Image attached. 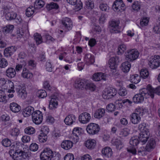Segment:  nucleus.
I'll return each mask as SVG.
<instances>
[{"label": "nucleus", "mask_w": 160, "mask_h": 160, "mask_svg": "<svg viewBox=\"0 0 160 160\" xmlns=\"http://www.w3.org/2000/svg\"><path fill=\"white\" fill-rule=\"evenodd\" d=\"M5 16L7 20H11L15 19L17 16V14L13 11H10L8 10H5Z\"/></svg>", "instance_id": "a878e982"}, {"label": "nucleus", "mask_w": 160, "mask_h": 160, "mask_svg": "<svg viewBox=\"0 0 160 160\" xmlns=\"http://www.w3.org/2000/svg\"><path fill=\"white\" fill-rule=\"evenodd\" d=\"M127 48L125 45L121 44L119 45L118 48L117 53L118 55H121L126 50Z\"/></svg>", "instance_id": "58836bf2"}, {"label": "nucleus", "mask_w": 160, "mask_h": 160, "mask_svg": "<svg viewBox=\"0 0 160 160\" xmlns=\"http://www.w3.org/2000/svg\"><path fill=\"white\" fill-rule=\"evenodd\" d=\"M34 108L31 106H28L24 109L22 114L24 117H28L33 112Z\"/></svg>", "instance_id": "cd10ccee"}, {"label": "nucleus", "mask_w": 160, "mask_h": 160, "mask_svg": "<svg viewBox=\"0 0 160 160\" xmlns=\"http://www.w3.org/2000/svg\"><path fill=\"white\" fill-rule=\"evenodd\" d=\"M8 99V98L6 97L5 92L2 90H0V102L5 103Z\"/></svg>", "instance_id": "79ce46f5"}, {"label": "nucleus", "mask_w": 160, "mask_h": 160, "mask_svg": "<svg viewBox=\"0 0 160 160\" xmlns=\"http://www.w3.org/2000/svg\"><path fill=\"white\" fill-rule=\"evenodd\" d=\"M34 40L37 45L42 42V40L41 35L38 33H35L34 35Z\"/></svg>", "instance_id": "a19ab883"}, {"label": "nucleus", "mask_w": 160, "mask_h": 160, "mask_svg": "<svg viewBox=\"0 0 160 160\" xmlns=\"http://www.w3.org/2000/svg\"><path fill=\"white\" fill-rule=\"evenodd\" d=\"M112 8L115 11L122 12L125 9V5L122 0H116L112 5Z\"/></svg>", "instance_id": "6e6552de"}, {"label": "nucleus", "mask_w": 160, "mask_h": 160, "mask_svg": "<svg viewBox=\"0 0 160 160\" xmlns=\"http://www.w3.org/2000/svg\"><path fill=\"white\" fill-rule=\"evenodd\" d=\"M38 148V145L35 143H32L30 146V150L33 152L37 151Z\"/></svg>", "instance_id": "e2e57ef3"}, {"label": "nucleus", "mask_w": 160, "mask_h": 160, "mask_svg": "<svg viewBox=\"0 0 160 160\" xmlns=\"http://www.w3.org/2000/svg\"><path fill=\"white\" fill-rule=\"evenodd\" d=\"M24 32L22 29H18L17 31V33L15 35L17 38H21L23 35Z\"/></svg>", "instance_id": "69168bd1"}, {"label": "nucleus", "mask_w": 160, "mask_h": 160, "mask_svg": "<svg viewBox=\"0 0 160 160\" xmlns=\"http://www.w3.org/2000/svg\"><path fill=\"white\" fill-rule=\"evenodd\" d=\"M35 8L32 6L28 8L26 10V14L28 17H30L34 13Z\"/></svg>", "instance_id": "8fccbe9b"}, {"label": "nucleus", "mask_w": 160, "mask_h": 160, "mask_svg": "<svg viewBox=\"0 0 160 160\" xmlns=\"http://www.w3.org/2000/svg\"><path fill=\"white\" fill-rule=\"evenodd\" d=\"M54 155V153L51 149L46 148L41 153L40 157L41 160H51Z\"/></svg>", "instance_id": "7ed1b4c3"}, {"label": "nucleus", "mask_w": 160, "mask_h": 160, "mask_svg": "<svg viewBox=\"0 0 160 160\" xmlns=\"http://www.w3.org/2000/svg\"><path fill=\"white\" fill-rule=\"evenodd\" d=\"M29 157L28 154L22 151H16L13 155L12 158L14 160H26Z\"/></svg>", "instance_id": "423d86ee"}, {"label": "nucleus", "mask_w": 160, "mask_h": 160, "mask_svg": "<svg viewBox=\"0 0 160 160\" xmlns=\"http://www.w3.org/2000/svg\"><path fill=\"white\" fill-rule=\"evenodd\" d=\"M64 159L65 160H73L74 156L72 153H68L65 156Z\"/></svg>", "instance_id": "774afa93"}, {"label": "nucleus", "mask_w": 160, "mask_h": 160, "mask_svg": "<svg viewBox=\"0 0 160 160\" xmlns=\"http://www.w3.org/2000/svg\"><path fill=\"white\" fill-rule=\"evenodd\" d=\"M156 143L154 139L150 138L146 146V149L148 151H149L151 149L154 148L155 146Z\"/></svg>", "instance_id": "2f4dec72"}, {"label": "nucleus", "mask_w": 160, "mask_h": 160, "mask_svg": "<svg viewBox=\"0 0 160 160\" xmlns=\"http://www.w3.org/2000/svg\"><path fill=\"white\" fill-rule=\"evenodd\" d=\"M149 65L152 68L159 67L160 65V56L155 55L151 56L149 59Z\"/></svg>", "instance_id": "0eeeda50"}, {"label": "nucleus", "mask_w": 160, "mask_h": 160, "mask_svg": "<svg viewBox=\"0 0 160 160\" xmlns=\"http://www.w3.org/2000/svg\"><path fill=\"white\" fill-rule=\"evenodd\" d=\"M105 112V109L104 108H99L97 109L95 112L94 117L95 118L100 119L103 117Z\"/></svg>", "instance_id": "c85d7f7f"}, {"label": "nucleus", "mask_w": 160, "mask_h": 160, "mask_svg": "<svg viewBox=\"0 0 160 160\" xmlns=\"http://www.w3.org/2000/svg\"><path fill=\"white\" fill-rule=\"evenodd\" d=\"M8 63L6 60L4 58L0 59V67L4 68L8 65Z\"/></svg>", "instance_id": "bf43d9fd"}, {"label": "nucleus", "mask_w": 160, "mask_h": 160, "mask_svg": "<svg viewBox=\"0 0 160 160\" xmlns=\"http://www.w3.org/2000/svg\"><path fill=\"white\" fill-rule=\"evenodd\" d=\"M59 6L56 3L54 2H51L49 4H48L46 6L47 9L48 10H50L52 9L58 8Z\"/></svg>", "instance_id": "3c124183"}, {"label": "nucleus", "mask_w": 160, "mask_h": 160, "mask_svg": "<svg viewBox=\"0 0 160 160\" xmlns=\"http://www.w3.org/2000/svg\"><path fill=\"white\" fill-rule=\"evenodd\" d=\"M86 130L89 134L94 135L98 133L100 130V127L96 123H91L87 126Z\"/></svg>", "instance_id": "20e7f679"}, {"label": "nucleus", "mask_w": 160, "mask_h": 160, "mask_svg": "<svg viewBox=\"0 0 160 160\" xmlns=\"http://www.w3.org/2000/svg\"><path fill=\"white\" fill-rule=\"evenodd\" d=\"M119 22L112 20L110 24V32L112 33H118L120 32V28L119 25Z\"/></svg>", "instance_id": "9d476101"}, {"label": "nucleus", "mask_w": 160, "mask_h": 160, "mask_svg": "<svg viewBox=\"0 0 160 160\" xmlns=\"http://www.w3.org/2000/svg\"><path fill=\"white\" fill-rule=\"evenodd\" d=\"M139 55V53L138 50L133 49L127 51L126 57L128 61L132 62L138 58Z\"/></svg>", "instance_id": "f03ea898"}, {"label": "nucleus", "mask_w": 160, "mask_h": 160, "mask_svg": "<svg viewBox=\"0 0 160 160\" xmlns=\"http://www.w3.org/2000/svg\"><path fill=\"white\" fill-rule=\"evenodd\" d=\"M76 117L75 115L72 114L68 115L64 119L65 124L68 125H70L76 122Z\"/></svg>", "instance_id": "aec40b11"}, {"label": "nucleus", "mask_w": 160, "mask_h": 160, "mask_svg": "<svg viewBox=\"0 0 160 160\" xmlns=\"http://www.w3.org/2000/svg\"><path fill=\"white\" fill-rule=\"evenodd\" d=\"M6 75L9 78L14 77L16 74L15 70L12 68H8L6 71Z\"/></svg>", "instance_id": "c9c22d12"}, {"label": "nucleus", "mask_w": 160, "mask_h": 160, "mask_svg": "<svg viewBox=\"0 0 160 160\" xmlns=\"http://www.w3.org/2000/svg\"><path fill=\"white\" fill-rule=\"evenodd\" d=\"M147 89L148 90L149 96H150L152 98H154V93L160 95V86L154 89L149 85L147 86Z\"/></svg>", "instance_id": "4468645a"}, {"label": "nucleus", "mask_w": 160, "mask_h": 160, "mask_svg": "<svg viewBox=\"0 0 160 160\" xmlns=\"http://www.w3.org/2000/svg\"><path fill=\"white\" fill-rule=\"evenodd\" d=\"M141 3L138 1H134L132 3L131 7L132 9L135 11L138 12L141 8Z\"/></svg>", "instance_id": "e433bc0d"}, {"label": "nucleus", "mask_w": 160, "mask_h": 160, "mask_svg": "<svg viewBox=\"0 0 160 160\" xmlns=\"http://www.w3.org/2000/svg\"><path fill=\"white\" fill-rule=\"evenodd\" d=\"M149 21V18L146 17H142L140 20V25L142 27L148 25Z\"/></svg>", "instance_id": "37998d69"}, {"label": "nucleus", "mask_w": 160, "mask_h": 160, "mask_svg": "<svg viewBox=\"0 0 160 160\" xmlns=\"http://www.w3.org/2000/svg\"><path fill=\"white\" fill-rule=\"evenodd\" d=\"M148 91L147 88H143L140 90L139 93L135 95L133 97V102L136 103L142 102L144 101V98H147L149 96Z\"/></svg>", "instance_id": "f257e3e1"}, {"label": "nucleus", "mask_w": 160, "mask_h": 160, "mask_svg": "<svg viewBox=\"0 0 160 160\" xmlns=\"http://www.w3.org/2000/svg\"><path fill=\"white\" fill-rule=\"evenodd\" d=\"M129 132L130 129L126 128L121 130L119 134L122 137H126L129 134Z\"/></svg>", "instance_id": "de8ad7c7"}, {"label": "nucleus", "mask_w": 160, "mask_h": 160, "mask_svg": "<svg viewBox=\"0 0 160 160\" xmlns=\"http://www.w3.org/2000/svg\"><path fill=\"white\" fill-rule=\"evenodd\" d=\"M96 142L92 139L87 140L85 142V145L88 149H92L94 148L96 145Z\"/></svg>", "instance_id": "72a5a7b5"}, {"label": "nucleus", "mask_w": 160, "mask_h": 160, "mask_svg": "<svg viewBox=\"0 0 160 160\" xmlns=\"http://www.w3.org/2000/svg\"><path fill=\"white\" fill-rule=\"evenodd\" d=\"M19 130L17 128H12L11 131V135L13 136H17L19 134Z\"/></svg>", "instance_id": "0e129e2a"}, {"label": "nucleus", "mask_w": 160, "mask_h": 160, "mask_svg": "<svg viewBox=\"0 0 160 160\" xmlns=\"http://www.w3.org/2000/svg\"><path fill=\"white\" fill-rule=\"evenodd\" d=\"M32 121L35 124L38 125L41 123L43 120L42 114L39 111L34 112L32 114Z\"/></svg>", "instance_id": "1a4fd4ad"}, {"label": "nucleus", "mask_w": 160, "mask_h": 160, "mask_svg": "<svg viewBox=\"0 0 160 160\" xmlns=\"http://www.w3.org/2000/svg\"><path fill=\"white\" fill-rule=\"evenodd\" d=\"M14 26L12 25H8L3 28L4 30L6 33H9L12 31L14 28Z\"/></svg>", "instance_id": "6e6d98bb"}, {"label": "nucleus", "mask_w": 160, "mask_h": 160, "mask_svg": "<svg viewBox=\"0 0 160 160\" xmlns=\"http://www.w3.org/2000/svg\"><path fill=\"white\" fill-rule=\"evenodd\" d=\"M108 75L101 72L94 73L92 76V79L95 81H98L101 80L106 81L107 79Z\"/></svg>", "instance_id": "f8f14e48"}, {"label": "nucleus", "mask_w": 160, "mask_h": 160, "mask_svg": "<svg viewBox=\"0 0 160 160\" xmlns=\"http://www.w3.org/2000/svg\"><path fill=\"white\" fill-rule=\"evenodd\" d=\"M118 60V58L117 57H112L109 59V64L111 69L116 71L117 67V63Z\"/></svg>", "instance_id": "4be33fe9"}, {"label": "nucleus", "mask_w": 160, "mask_h": 160, "mask_svg": "<svg viewBox=\"0 0 160 160\" xmlns=\"http://www.w3.org/2000/svg\"><path fill=\"white\" fill-rule=\"evenodd\" d=\"M140 77L138 75L135 74L130 76V81L135 84L138 83L140 80Z\"/></svg>", "instance_id": "4c0bfd02"}, {"label": "nucleus", "mask_w": 160, "mask_h": 160, "mask_svg": "<svg viewBox=\"0 0 160 160\" xmlns=\"http://www.w3.org/2000/svg\"><path fill=\"white\" fill-rule=\"evenodd\" d=\"M24 132L27 134H32L35 133V130L33 127H29L25 129Z\"/></svg>", "instance_id": "864d4df0"}, {"label": "nucleus", "mask_w": 160, "mask_h": 160, "mask_svg": "<svg viewBox=\"0 0 160 160\" xmlns=\"http://www.w3.org/2000/svg\"><path fill=\"white\" fill-rule=\"evenodd\" d=\"M131 67V63L128 61L122 63L120 66L121 69L124 73L128 72L129 71Z\"/></svg>", "instance_id": "5701e85b"}, {"label": "nucleus", "mask_w": 160, "mask_h": 160, "mask_svg": "<svg viewBox=\"0 0 160 160\" xmlns=\"http://www.w3.org/2000/svg\"><path fill=\"white\" fill-rule=\"evenodd\" d=\"M21 76L24 78L31 80L33 78V75L28 69L23 68L21 73Z\"/></svg>", "instance_id": "f3484780"}, {"label": "nucleus", "mask_w": 160, "mask_h": 160, "mask_svg": "<svg viewBox=\"0 0 160 160\" xmlns=\"http://www.w3.org/2000/svg\"><path fill=\"white\" fill-rule=\"evenodd\" d=\"M2 145L5 147H8L11 145V141L7 138H5L3 140L2 142Z\"/></svg>", "instance_id": "4d7b16f0"}, {"label": "nucleus", "mask_w": 160, "mask_h": 160, "mask_svg": "<svg viewBox=\"0 0 160 160\" xmlns=\"http://www.w3.org/2000/svg\"><path fill=\"white\" fill-rule=\"evenodd\" d=\"M38 94L39 98H44L46 97L47 95V93L45 91L41 90L38 91Z\"/></svg>", "instance_id": "680f3d73"}, {"label": "nucleus", "mask_w": 160, "mask_h": 160, "mask_svg": "<svg viewBox=\"0 0 160 160\" xmlns=\"http://www.w3.org/2000/svg\"><path fill=\"white\" fill-rule=\"evenodd\" d=\"M149 134V132H140L138 137L139 142H141L143 144H145L147 141Z\"/></svg>", "instance_id": "bb28decb"}, {"label": "nucleus", "mask_w": 160, "mask_h": 160, "mask_svg": "<svg viewBox=\"0 0 160 160\" xmlns=\"http://www.w3.org/2000/svg\"><path fill=\"white\" fill-rule=\"evenodd\" d=\"M10 110L13 112L17 113L19 112L21 109V107L15 102H12L9 105Z\"/></svg>", "instance_id": "473e14b6"}, {"label": "nucleus", "mask_w": 160, "mask_h": 160, "mask_svg": "<svg viewBox=\"0 0 160 160\" xmlns=\"http://www.w3.org/2000/svg\"><path fill=\"white\" fill-rule=\"evenodd\" d=\"M99 8L101 10L105 12H108L109 9V8L108 5L103 3L100 5Z\"/></svg>", "instance_id": "13d9d810"}, {"label": "nucleus", "mask_w": 160, "mask_h": 160, "mask_svg": "<svg viewBox=\"0 0 160 160\" xmlns=\"http://www.w3.org/2000/svg\"><path fill=\"white\" fill-rule=\"evenodd\" d=\"M91 119L90 114L87 112L81 113L79 116V122L83 124H87L89 122Z\"/></svg>", "instance_id": "9b49d317"}, {"label": "nucleus", "mask_w": 160, "mask_h": 160, "mask_svg": "<svg viewBox=\"0 0 160 160\" xmlns=\"http://www.w3.org/2000/svg\"><path fill=\"white\" fill-rule=\"evenodd\" d=\"M85 7L89 9H92L94 6L93 2L92 0H85Z\"/></svg>", "instance_id": "ea45409f"}, {"label": "nucleus", "mask_w": 160, "mask_h": 160, "mask_svg": "<svg viewBox=\"0 0 160 160\" xmlns=\"http://www.w3.org/2000/svg\"><path fill=\"white\" fill-rule=\"evenodd\" d=\"M116 90L113 88H105L103 91L102 97L105 99L112 98L117 94Z\"/></svg>", "instance_id": "39448f33"}, {"label": "nucleus", "mask_w": 160, "mask_h": 160, "mask_svg": "<svg viewBox=\"0 0 160 160\" xmlns=\"http://www.w3.org/2000/svg\"><path fill=\"white\" fill-rule=\"evenodd\" d=\"M86 81L85 79L77 80L75 81L74 86L77 89H83L85 88Z\"/></svg>", "instance_id": "ddd939ff"}, {"label": "nucleus", "mask_w": 160, "mask_h": 160, "mask_svg": "<svg viewBox=\"0 0 160 160\" xmlns=\"http://www.w3.org/2000/svg\"><path fill=\"white\" fill-rule=\"evenodd\" d=\"M48 136L46 134L41 133L38 136V139L40 142L44 143L47 140Z\"/></svg>", "instance_id": "c03bdc74"}, {"label": "nucleus", "mask_w": 160, "mask_h": 160, "mask_svg": "<svg viewBox=\"0 0 160 160\" xmlns=\"http://www.w3.org/2000/svg\"><path fill=\"white\" fill-rule=\"evenodd\" d=\"M138 128L141 131L140 132H149L148 129L149 126L144 122L139 124L138 125Z\"/></svg>", "instance_id": "f704fd0d"}, {"label": "nucleus", "mask_w": 160, "mask_h": 160, "mask_svg": "<svg viewBox=\"0 0 160 160\" xmlns=\"http://www.w3.org/2000/svg\"><path fill=\"white\" fill-rule=\"evenodd\" d=\"M139 142V141L137 139V137H132L130 141V145L133 146H136Z\"/></svg>", "instance_id": "5fc2aeb1"}, {"label": "nucleus", "mask_w": 160, "mask_h": 160, "mask_svg": "<svg viewBox=\"0 0 160 160\" xmlns=\"http://www.w3.org/2000/svg\"><path fill=\"white\" fill-rule=\"evenodd\" d=\"M102 152L103 156L105 158L111 157L112 154V149L108 147L104 148L102 150Z\"/></svg>", "instance_id": "b1692460"}, {"label": "nucleus", "mask_w": 160, "mask_h": 160, "mask_svg": "<svg viewBox=\"0 0 160 160\" xmlns=\"http://www.w3.org/2000/svg\"><path fill=\"white\" fill-rule=\"evenodd\" d=\"M16 48L14 46H11L6 48L4 51V54L5 57H8L11 56L16 50Z\"/></svg>", "instance_id": "393cba45"}, {"label": "nucleus", "mask_w": 160, "mask_h": 160, "mask_svg": "<svg viewBox=\"0 0 160 160\" xmlns=\"http://www.w3.org/2000/svg\"><path fill=\"white\" fill-rule=\"evenodd\" d=\"M140 75L143 78H148L149 77V73L148 70L145 69H142L140 72Z\"/></svg>", "instance_id": "09e8293b"}, {"label": "nucleus", "mask_w": 160, "mask_h": 160, "mask_svg": "<svg viewBox=\"0 0 160 160\" xmlns=\"http://www.w3.org/2000/svg\"><path fill=\"white\" fill-rule=\"evenodd\" d=\"M49 107L51 109H54L57 108L58 105V98L56 96H52L50 97Z\"/></svg>", "instance_id": "2eb2a0df"}, {"label": "nucleus", "mask_w": 160, "mask_h": 160, "mask_svg": "<svg viewBox=\"0 0 160 160\" xmlns=\"http://www.w3.org/2000/svg\"><path fill=\"white\" fill-rule=\"evenodd\" d=\"M45 4L44 2L42 0H37L34 4V8H42Z\"/></svg>", "instance_id": "49530a36"}, {"label": "nucleus", "mask_w": 160, "mask_h": 160, "mask_svg": "<svg viewBox=\"0 0 160 160\" xmlns=\"http://www.w3.org/2000/svg\"><path fill=\"white\" fill-rule=\"evenodd\" d=\"M115 145L116 146V148L119 150L122 148L123 146L122 142L118 139H116L114 142Z\"/></svg>", "instance_id": "603ef678"}, {"label": "nucleus", "mask_w": 160, "mask_h": 160, "mask_svg": "<svg viewBox=\"0 0 160 160\" xmlns=\"http://www.w3.org/2000/svg\"><path fill=\"white\" fill-rule=\"evenodd\" d=\"M73 143L70 140H64L61 143V147L65 150H68L72 148Z\"/></svg>", "instance_id": "7c9ffc66"}, {"label": "nucleus", "mask_w": 160, "mask_h": 160, "mask_svg": "<svg viewBox=\"0 0 160 160\" xmlns=\"http://www.w3.org/2000/svg\"><path fill=\"white\" fill-rule=\"evenodd\" d=\"M69 4L75 6V7L77 10H80L82 8V4L80 0H67Z\"/></svg>", "instance_id": "412c9836"}, {"label": "nucleus", "mask_w": 160, "mask_h": 160, "mask_svg": "<svg viewBox=\"0 0 160 160\" xmlns=\"http://www.w3.org/2000/svg\"><path fill=\"white\" fill-rule=\"evenodd\" d=\"M18 90L17 91L18 95V97L24 99L26 98L27 96V93L26 89L24 87L19 86Z\"/></svg>", "instance_id": "6ab92c4d"}, {"label": "nucleus", "mask_w": 160, "mask_h": 160, "mask_svg": "<svg viewBox=\"0 0 160 160\" xmlns=\"http://www.w3.org/2000/svg\"><path fill=\"white\" fill-rule=\"evenodd\" d=\"M96 88L95 85L93 83H90L88 80H87L85 89H89L91 91H94Z\"/></svg>", "instance_id": "a18cd8bd"}, {"label": "nucleus", "mask_w": 160, "mask_h": 160, "mask_svg": "<svg viewBox=\"0 0 160 160\" xmlns=\"http://www.w3.org/2000/svg\"><path fill=\"white\" fill-rule=\"evenodd\" d=\"M81 129V128H74L73 129L72 133V135H73V136H78L80 135L81 133V132L80 131Z\"/></svg>", "instance_id": "052dcab7"}, {"label": "nucleus", "mask_w": 160, "mask_h": 160, "mask_svg": "<svg viewBox=\"0 0 160 160\" xmlns=\"http://www.w3.org/2000/svg\"><path fill=\"white\" fill-rule=\"evenodd\" d=\"M84 61L88 64H91L94 62V59L93 55L91 54H86L84 58Z\"/></svg>", "instance_id": "c756f323"}, {"label": "nucleus", "mask_w": 160, "mask_h": 160, "mask_svg": "<svg viewBox=\"0 0 160 160\" xmlns=\"http://www.w3.org/2000/svg\"><path fill=\"white\" fill-rule=\"evenodd\" d=\"M115 109V106L112 103L108 104L106 107V109L108 111L112 112L114 111Z\"/></svg>", "instance_id": "338daca9"}, {"label": "nucleus", "mask_w": 160, "mask_h": 160, "mask_svg": "<svg viewBox=\"0 0 160 160\" xmlns=\"http://www.w3.org/2000/svg\"><path fill=\"white\" fill-rule=\"evenodd\" d=\"M62 23L65 28L68 30H71L73 27V23L70 18L65 17L62 20Z\"/></svg>", "instance_id": "dca6fc26"}, {"label": "nucleus", "mask_w": 160, "mask_h": 160, "mask_svg": "<svg viewBox=\"0 0 160 160\" xmlns=\"http://www.w3.org/2000/svg\"><path fill=\"white\" fill-rule=\"evenodd\" d=\"M130 119L131 122L134 124L138 123L141 120L140 115L135 113H131L130 116Z\"/></svg>", "instance_id": "a211bd4d"}]
</instances>
